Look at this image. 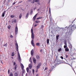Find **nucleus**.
Listing matches in <instances>:
<instances>
[{
  "label": "nucleus",
  "mask_w": 76,
  "mask_h": 76,
  "mask_svg": "<svg viewBox=\"0 0 76 76\" xmlns=\"http://www.w3.org/2000/svg\"><path fill=\"white\" fill-rule=\"evenodd\" d=\"M5 13H6V11H4L2 15V17H4V15Z\"/></svg>",
  "instance_id": "nucleus-9"
},
{
  "label": "nucleus",
  "mask_w": 76,
  "mask_h": 76,
  "mask_svg": "<svg viewBox=\"0 0 76 76\" xmlns=\"http://www.w3.org/2000/svg\"><path fill=\"white\" fill-rule=\"evenodd\" d=\"M32 13H33V11H31L30 14L31 15H32Z\"/></svg>",
  "instance_id": "nucleus-44"
},
{
  "label": "nucleus",
  "mask_w": 76,
  "mask_h": 76,
  "mask_svg": "<svg viewBox=\"0 0 76 76\" xmlns=\"http://www.w3.org/2000/svg\"><path fill=\"white\" fill-rule=\"evenodd\" d=\"M1 63H2V64H3V63L2 62V61H1Z\"/></svg>",
  "instance_id": "nucleus-60"
},
{
  "label": "nucleus",
  "mask_w": 76,
  "mask_h": 76,
  "mask_svg": "<svg viewBox=\"0 0 76 76\" xmlns=\"http://www.w3.org/2000/svg\"><path fill=\"white\" fill-rule=\"evenodd\" d=\"M60 36L59 35H57L56 36V40H57L58 39V37H59Z\"/></svg>",
  "instance_id": "nucleus-14"
},
{
  "label": "nucleus",
  "mask_w": 76,
  "mask_h": 76,
  "mask_svg": "<svg viewBox=\"0 0 76 76\" xmlns=\"http://www.w3.org/2000/svg\"><path fill=\"white\" fill-rule=\"evenodd\" d=\"M58 58V56H57L56 57V58Z\"/></svg>",
  "instance_id": "nucleus-56"
},
{
  "label": "nucleus",
  "mask_w": 76,
  "mask_h": 76,
  "mask_svg": "<svg viewBox=\"0 0 76 76\" xmlns=\"http://www.w3.org/2000/svg\"><path fill=\"white\" fill-rule=\"evenodd\" d=\"M35 2V0H33L32 2H31V3H34Z\"/></svg>",
  "instance_id": "nucleus-33"
},
{
  "label": "nucleus",
  "mask_w": 76,
  "mask_h": 76,
  "mask_svg": "<svg viewBox=\"0 0 76 76\" xmlns=\"http://www.w3.org/2000/svg\"><path fill=\"white\" fill-rule=\"evenodd\" d=\"M29 61L30 62H31V64H32V60L31 59V57L30 58Z\"/></svg>",
  "instance_id": "nucleus-18"
},
{
  "label": "nucleus",
  "mask_w": 76,
  "mask_h": 76,
  "mask_svg": "<svg viewBox=\"0 0 76 76\" xmlns=\"http://www.w3.org/2000/svg\"><path fill=\"white\" fill-rule=\"evenodd\" d=\"M38 4H39V3H38Z\"/></svg>",
  "instance_id": "nucleus-61"
},
{
  "label": "nucleus",
  "mask_w": 76,
  "mask_h": 76,
  "mask_svg": "<svg viewBox=\"0 0 76 76\" xmlns=\"http://www.w3.org/2000/svg\"><path fill=\"white\" fill-rule=\"evenodd\" d=\"M8 28L9 29H10V26H8Z\"/></svg>",
  "instance_id": "nucleus-36"
},
{
  "label": "nucleus",
  "mask_w": 76,
  "mask_h": 76,
  "mask_svg": "<svg viewBox=\"0 0 76 76\" xmlns=\"http://www.w3.org/2000/svg\"><path fill=\"white\" fill-rule=\"evenodd\" d=\"M69 47L71 49H72V45H71V44H69Z\"/></svg>",
  "instance_id": "nucleus-12"
},
{
  "label": "nucleus",
  "mask_w": 76,
  "mask_h": 76,
  "mask_svg": "<svg viewBox=\"0 0 76 76\" xmlns=\"http://www.w3.org/2000/svg\"><path fill=\"white\" fill-rule=\"evenodd\" d=\"M36 9V7H35L34 8V10H35V9Z\"/></svg>",
  "instance_id": "nucleus-54"
},
{
  "label": "nucleus",
  "mask_w": 76,
  "mask_h": 76,
  "mask_svg": "<svg viewBox=\"0 0 76 76\" xmlns=\"http://www.w3.org/2000/svg\"><path fill=\"white\" fill-rule=\"evenodd\" d=\"M42 17H39L37 18V20H38L39 19H42Z\"/></svg>",
  "instance_id": "nucleus-24"
},
{
  "label": "nucleus",
  "mask_w": 76,
  "mask_h": 76,
  "mask_svg": "<svg viewBox=\"0 0 76 76\" xmlns=\"http://www.w3.org/2000/svg\"><path fill=\"white\" fill-rule=\"evenodd\" d=\"M15 34L16 35L18 34V27H16L15 28Z\"/></svg>",
  "instance_id": "nucleus-3"
},
{
  "label": "nucleus",
  "mask_w": 76,
  "mask_h": 76,
  "mask_svg": "<svg viewBox=\"0 0 76 76\" xmlns=\"http://www.w3.org/2000/svg\"><path fill=\"white\" fill-rule=\"evenodd\" d=\"M36 76H38V74H37L36 75Z\"/></svg>",
  "instance_id": "nucleus-59"
},
{
  "label": "nucleus",
  "mask_w": 76,
  "mask_h": 76,
  "mask_svg": "<svg viewBox=\"0 0 76 76\" xmlns=\"http://www.w3.org/2000/svg\"><path fill=\"white\" fill-rule=\"evenodd\" d=\"M15 76H18V74L16 72L15 73Z\"/></svg>",
  "instance_id": "nucleus-20"
},
{
  "label": "nucleus",
  "mask_w": 76,
  "mask_h": 76,
  "mask_svg": "<svg viewBox=\"0 0 76 76\" xmlns=\"http://www.w3.org/2000/svg\"><path fill=\"white\" fill-rule=\"evenodd\" d=\"M43 27H44V26L42 25L41 26V28H43Z\"/></svg>",
  "instance_id": "nucleus-52"
},
{
  "label": "nucleus",
  "mask_w": 76,
  "mask_h": 76,
  "mask_svg": "<svg viewBox=\"0 0 76 76\" xmlns=\"http://www.w3.org/2000/svg\"><path fill=\"white\" fill-rule=\"evenodd\" d=\"M22 69V70H23L22 72V73H25V69H24V68H23Z\"/></svg>",
  "instance_id": "nucleus-16"
},
{
  "label": "nucleus",
  "mask_w": 76,
  "mask_h": 76,
  "mask_svg": "<svg viewBox=\"0 0 76 76\" xmlns=\"http://www.w3.org/2000/svg\"><path fill=\"white\" fill-rule=\"evenodd\" d=\"M10 76H13V74L12 73H10Z\"/></svg>",
  "instance_id": "nucleus-37"
},
{
  "label": "nucleus",
  "mask_w": 76,
  "mask_h": 76,
  "mask_svg": "<svg viewBox=\"0 0 76 76\" xmlns=\"http://www.w3.org/2000/svg\"><path fill=\"white\" fill-rule=\"evenodd\" d=\"M32 71H33V74H34V72H35V71H34V69H33Z\"/></svg>",
  "instance_id": "nucleus-42"
},
{
  "label": "nucleus",
  "mask_w": 76,
  "mask_h": 76,
  "mask_svg": "<svg viewBox=\"0 0 76 76\" xmlns=\"http://www.w3.org/2000/svg\"><path fill=\"white\" fill-rule=\"evenodd\" d=\"M29 16V13H27L26 16V18H27Z\"/></svg>",
  "instance_id": "nucleus-31"
},
{
  "label": "nucleus",
  "mask_w": 76,
  "mask_h": 76,
  "mask_svg": "<svg viewBox=\"0 0 76 76\" xmlns=\"http://www.w3.org/2000/svg\"><path fill=\"white\" fill-rule=\"evenodd\" d=\"M64 44L65 45H67V42L65 41V42H64Z\"/></svg>",
  "instance_id": "nucleus-32"
},
{
  "label": "nucleus",
  "mask_w": 76,
  "mask_h": 76,
  "mask_svg": "<svg viewBox=\"0 0 76 76\" xmlns=\"http://www.w3.org/2000/svg\"><path fill=\"white\" fill-rule=\"evenodd\" d=\"M37 16V14L33 17V20L34 21L35 20V19L36 18V17Z\"/></svg>",
  "instance_id": "nucleus-7"
},
{
  "label": "nucleus",
  "mask_w": 76,
  "mask_h": 76,
  "mask_svg": "<svg viewBox=\"0 0 76 76\" xmlns=\"http://www.w3.org/2000/svg\"><path fill=\"white\" fill-rule=\"evenodd\" d=\"M22 14H20V16H19V18L20 19H21V18H22Z\"/></svg>",
  "instance_id": "nucleus-27"
},
{
  "label": "nucleus",
  "mask_w": 76,
  "mask_h": 76,
  "mask_svg": "<svg viewBox=\"0 0 76 76\" xmlns=\"http://www.w3.org/2000/svg\"><path fill=\"white\" fill-rule=\"evenodd\" d=\"M15 2H14V3L13 4V5H14V4H15Z\"/></svg>",
  "instance_id": "nucleus-51"
},
{
  "label": "nucleus",
  "mask_w": 76,
  "mask_h": 76,
  "mask_svg": "<svg viewBox=\"0 0 76 76\" xmlns=\"http://www.w3.org/2000/svg\"><path fill=\"white\" fill-rule=\"evenodd\" d=\"M67 45H64V48H67Z\"/></svg>",
  "instance_id": "nucleus-28"
},
{
  "label": "nucleus",
  "mask_w": 76,
  "mask_h": 76,
  "mask_svg": "<svg viewBox=\"0 0 76 76\" xmlns=\"http://www.w3.org/2000/svg\"><path fill=\"white\" fill-rule=\"evenodd\" d=\"M18 59L19 61H21V59H20V54H19V51H18Z\"/></svg>",
  "instance_id": "nucleus-4"
},
{
  "label": "nucleus",
  "mask_w": 76,
  "mask_h": 76,
  "mask_svg": "<svg viewBox=\"0 0 76 76\" xmlns=\"http://www.w3.org/2000/svg\"><path fill=\"white\" fill-rule=\"evenodd\" d=\"M16 69H17V65H15V67H14V70H16Z\"/></svg>",
  "instance_id": "nucleus-15"
},
{
  "label": "nucleus",
  "mask_w": 76,
  "mask_h": 76,
  "mask_svg": "<svg viewBox=\"0 0 76 76\" xmlns=\"http://www.w3.org/2000/svg\"><path fill=\"white\" fill-rule=\"evenodd\" d=\"M20 66L21 67L22 69H24V66H23V65L22 63L20 64Z\"/></svg>",
  "instance_id": "nucleus-10"
},
{
  "label": "nucleus",
  "mask_w": 76,
  "mask_h": 76,
  "mask_svg": "<svg viewBox=\"0 0 76 76\" xmlns=\"http://www.w3.org/2000/svg\"><path fill=\"white\" fill-rule=\"evenodd\" d=\"M65 50L67 52L69 51V48L68 47H67L65 48Z\"/></svg>",
  "instance_id": "nucleus-8"
},
{
  "label": "nucleus",
  "mask_w": 76,
  "mask_h": 76,
  "mask_svg": "<svg viewBox=\"0 0 76 76\" xmlns=\"http://www.w3.org/2000/svg\"><path fill=\"white\" fill-rule=\"evenodd\" d=\"M61 59H63V57L62 56H61Z\"/></svg>",
  "instance_id": "nucleus-47"
},
{
  "label": "nucleus",
  "mask_w": 76,
  "mask_h": 76,
  "mask_svg": "<svg viewBox=\"0 0 76 76\" xmlns=\"http://www.w3.org/2000/svg\"><path fill=\"white\" fill-rule=\"evenodd\" d=\"M10 37L11 38H13V36H12V35H11L10 36Z\"/></svg>",
  "instance_id": "nucleus-45"
},
{
  "label": "nucleus",
  "mask_w": 76,
  "mask_h": 76,
  "mask_svg": "<svg viewBox=\"0 0 76 76\" xmlns=\"http://www.w3.org/2000/svg\"><path fill=\"white\" fill-rule=\"evenodd\" d=\"M36 23H40V21L39 20H36L35 21Z\"/></svg>",
  "instance_id": "nucleus-19"
},
{
  "label": "nucleus",
  "mask_w": 76,
  "mask_h": 76,
  "mask_svg": "<svg viewBox=\"0 0 76 76\" xmlns=\"http://www.w3.org/2000/svg\"><path fill=\"white\" fill-rule=\"evenodd\" d=\"M33 60L34 64H37V62H36V61H37V59H36L35 58H33Z\"/></svg>",
  "instance_id": "nucleus-5"
},
{
  "label": "nucleus",
  "mask_w": 76,
  "mask_h": 76,
  "mask_svg": "<svg viewBox=\"0 0 76 76\" xmlns=\"http://www.w3.org/2000/svg\"><path fill=\"white\" fill-rule=\"evenodd\" d=\"M7 43H6L4 45V47H7Z\"/></svg>",
  "instance_id": "nucleus-41"
},
{
  "label": "nucleus",
  "mask_w": 76,
  "mask_h": 76,
  "mask_svg": "<svg viewBox=\"0 0 76 76\" xmlns=\"http://www.w3.org/2000/svg\"><path fill=\"white\" fill-rule=\"evenodd\" d=\"M59 64V61H57L56 62V64Z\"/></svg>",
  "instance_id": "nucleus-23"
},
{
  "label": "nucleus",
  "mask_w": 76,
  "mask_h": 76,
  "mask_svg": "<svg viewBox=\"0 0 76 76\" xmlns=\"http://www.w3.org/2000/svg\"><path fill=\"white\" fill-rule=\"evenodd\" d=\"M37 26V25H35L34 26V27H35L36 26Z\"/></svg>",
  "instance_id": "nucleus-53"
},
{
  "label": "nucleus",
  "mask_w": 76,
  "mask_h": 76,
  "mask_svg": "<svg viewBox=\"0 0 76 76\" xmlns=\"http://www.w3.org/2000/svg\"><path fill=\"white\" fill-rule=\"evenodd\" d=\"M28 66L29 67V68H30V69H31V68H32V65H31V64H29L28 65Z\"/></svg>",
  "instance_id": "nucleus-13"
},
{
  "label": "nucleus",
  "mask_w": 76,
  "mask_h": 76,
  "mask_svg": "<svg viewBox=\"0 0 76 76\" xmlns=\"http://www.w3.org/2000/svg\"><path fill=\"white\" fill-rule=\"evenodd\" d=\"M47 67H46L45 68V70H44V71H45V70H47L48 69Z\"/></svg>",
  "instance_id": "nucleus-43"
},
{
  "label": "nucleus",
  "mask_w": 76,
  "mask_h": 76,
  "mask_svg": "<svg viewBox=\"0 0 76 76\" xmlns=\"http://www.w3.org/2000/svg\"><path fill=\"white\" fill-rule=\"evenodd\" d=\"M8 74H10V70H8Z\"/></svg>",
  "instance_id": "nucleus-46"
},
{
  "label": "nucleus",
  "mask_w": 76,
  "mask_h": 76,
  "mask_svg": "<svg viewBox=\"0 0 76 76\" xmlns=\"http://www.w3.org/2000/svg\"><path fill=\"white\" fill-rule=\"evenodd\" d=\"M15 64H16V62H14V64H13L14 66H15Z\"/></svg>",
  "instance_id": "nucleus-48"
},
{
  "label": "nucleus",
  "mask_w": 76,
  "mask_h": 76,
  "mask_svg": "<svg viewBox=\"0 0 76 76\" xmlns=\"http://www.w3.org/2000/svg\"><path fill=\"white\" fill-rule=\"evenodd\" d=\"M61 50H62L61 48H59L58 50V52H60V51H61Z\"/></svg>",
  "instance_id": "nucleus-21"
},
{
  "label": "nucleus",
  "mask_w": 76,
  "mask_h": 76,
  "mask_svg": "<svg viewBox=\"0 0 76 76\" xmlns=\"http://www.w3.org/2000/svg\"><path fill=\"white\" fill-rule=\"evenodd\" d=\"M39 45H40V44H39V43H36V45L37 46H39Z\"/></svg>",
  "instance_id": "nucleus-22"
},
{
  "label": "nucleus",
  "mask_w": 76,
  "mask_h": 76,
  "mask_svg": "<svg viewBox=\"0 0 76 76\" xmlns=\"http://www.w3.org/2000/svg\"><path fill=\"white\" fill-rule=\"evenodd\" d=\"M42 50H40V52H42Z\"/></svg>",
  "instance_id": "nucleus-57"
},
{
  "label": "nucleus",
  "mask_w": 76,
  "mask_h": 76,
  "mask_svg": "<svg viewBox=\"0 0 76 76\" xmlns=\"http://www.w3.org/2000/svg\"><path fill=\"white\" fill-rule=\"evenodd\" d=\"M38 65L39 66H41V63H40L39 64H38Z\"/></svg>",
  "instance_id": "nucleus-40"
},
{
  "label": "nucleus",
  "mask_w": 76,
  "mask_h": 76,
  "mask_svg": "<svg viewBox=\"0 0 76 76\" xmlns=\"http://www.w3.org/2000/svg\"><path fill=\"white\" fill-rule=\"evenodd\" d=\"M49 14L50 15L51 14V10L50 9V8L49 9Z\"/></svg>",
  "instance_id": "nucleus-34"
},
{
  "label": "nucleus",
  "mask_w": 76,
  "mask_h": 76,
  "mask_svg": "<svg viewBox=\"0 0 76 76\" xmlns=\"http://www.w3.org/2000/svg\"><path fill=\"white\" fill-rule=\"evenodd\" d=\"M12 58H13V57H12Z\"/></svg>",
  "instance_id": "nucleus-62"
},
{
  "label": "nucleus",
  "mask_w": 76,
  "mask_h": 76,
  "mask_svg": "<svg viewBox=\"0 0 76 76\" xmlns=\"http://www.w3.org/2000/svg\"><path fill=\"white\" fill-rule=\"evenodd\" d=\"M36 72H37V71H36Z\"/></svg>",
  "instance_id": "nucleus-63"
},
{
  "label": "nucleus",
  "mask_w": 76,
  "mask_h": 76,
  "mask_svg": "<svg viewBox=\"0 0 76 76\" xmlns=\"http://www.w3.org/2000/svg\"><path fill=\"white\" fill-rule=\"evenodd\" d=\"M14 55H15V54H14V52L12 53V57H13Z\"/></svg>",
  "instance_id": "nucleus-29"
},
{
  "label": "nucleus",
  "mask_w": 76,
  "mask_h": 76,
  "mask_svg": "<svg viewBox=\"0 0 76 76\" xmlns=\"http://www.w3.org/2000/svg\"><path fill=\"white\" fill-rule=\"evenodd\" d=\"M36 58L37 59H39V56H36Z\"/></svg>",
  "instance_id": "nucleus-25"
},
{
  "label": "nucleus",
  "mask_w": 76,
  "mask_h": 76,
  "mask_svg": "<svg viewBox=\"0 0 76 76\" xmlns=\"http://www.w3.org/2000/svg\"><path fill=\"white\" fill-rule=\"evenodd\" d=\"M26 70H27V72H29V68H27Z\"/></svg>",
  "instance_id": "nucleus-26"
},
{
  "label": "nucleus",
  "mask_w": 76,
  "mask_h": 76,
  "mask_svg": "<svg viewBox=\"0 0 76 76\" xmlns=\"http://www.w3.org/2000/svg\"><path fill=\"white\" fill-rule=\"evenodd\" d=\"M39 1V0H35V2L36 3H38Z\"/></svg>",
  "instance_id": "nucleus-39"
},
{
  "label": "nucleus",
  "mask_w": 76,
  "mask_h": 76,
  "mask_svg": "<svg viewBox=\"0 0 76 76\" xmlns=\"http://www.w3.org/2000/svg\"><path fill=\"white\" fill-rule=\"evenodd\" d=\"M69 31H73L74 30H75L76 28V25H73L69 27Z\"/></svg>",
  "instance_id": "nucleus-1"
},
{
  "label": "nucleus",
  "mask_w": 76,
  "mask_h": 76,
  "mask_svg": "<svg viewBox=\"0 0 76 76\" xmlns=\"http://www.w3.org/2000/svg\"><path fill=\"white\" fill-rule=\"evenodd\" d=\"M31 37L32 39L31 40V44L32 46L35 47V44L34 43V33L31 34Z\"/></svg>",
  "instance_id": "nucleus-2"
},
{
  "label": "nucleus",
  "mask_w": 76,
  "mask_h": 76,
  "mask_svg": "<svg viewBox=\"0 0 76 76\" xmlns=\"http://www.w3.org/2000/svg\"><path fill=\"white\" fill-rule=\"evenodd\" d=\"M66 58H67V57H68V55H66Z\"/></svg>",
  "instance_id": "nucleus-49"
},
{
  "label": "nucleus",
  "mask_w": 76,
  "mask_h": 76,
  "mask_svg": "<svg viewBox=\"0 0 76 76\" xmlns=\"http://www.w3.org/2000/svg\"><path fill=\"white\" fill-rule=\"evenodd\" d=\"M31 34H34V32L33 31V29H32V28L31 29Z\"/></svg>",
  "instance_id": "nucleus-30"
},
{
  "label": "nucleus",
  "mask_w": 76,
  "mask_h": 76,
  "mask_svg": "<svg viewBox=\"0 0 76 76\" xmlns=\"http://www.w3.org/2000/svg\"><path fill=\"white\" fill-rule=\"evenodd\" d=\"M6 0H4V3H5V2H6Z\"/></svg>",
  "instance_id": "nucleus-58"
},
{
  "label": "nucleus",
  "mask_w": 76,
  "mask_h": 76,
  "mask_svg": "<svg viewBox=\"0 0 76 76\" xmlns=\"http://www.w3.org/2000/svg\"><path fill=\"white\" fill-rule=\"evenodd\" d=\"M10 17L11 18H14V16L13 15H10Z\"/></svg>",
  "instance_id": "nucleus-38"
},
{
  "label": "nucleus",
  "mask_w": 76,
  "mask_h": 76,
  "mask_svg": "<svg viewBox=\"0 0 76 76\" xmlns=\"http://www.w3.org/2000/svg\"><path fill=\"white\" fill-rule=\"evenodd\" d=\"M31 0H28V1L30 2V1H31Z\"/></svg>",
  "instance_id": "nucleus-55"
},
{
  "label": "nucleus",
  "mask_w": 76,
  "mask_h": 76,
  "mask_svg": "<svg viewBox=\"0 0 76 76\" xmlns=\"http://www.w3.org/2000/svg\"><path fill=\"white\" fill-rule=\"evenodd\" d=\"M31 54L32 56H33V54H34V50L32 49L31 51Z\"/></svg>",
  "instance_id": "nucleus-11"
},
{
  "label": "nucleus",
  "mask_w": 76,
  "mask_h": 76,
  "mask_svg": "<svg viewBox=\"0 0 76 76\" xmlns=\"http://www.w3.org/2000/svg\"><path fill=\"white\" fill-rule=\"evenodd\" d=\"M15 46H16V50L17 51H18V43H16L15 44Z\"/></svg>",
  "instance_id": "nucleus-6"
},
{
  "label": "nucleus",
  "mask_w": 76,
  "mask_h": 76,
  "mask_svg": "<svg viewBox=\"0 0 76 76\" xmlns=\"http://www.w3.org/2000/svg\"><path fill=\"white\" fill-rule=\"evenodd\" d=\"M49 41H50V40H49V39H47V44H49Z\"/></svg>",
  "instance_id": "nucleus-17"
},
{
  "label": "nucleus",
  "mask_w": 76,
  "mask_h": 76,
  "mask_svg": "<svg viewBox=\"0 0 76 76\" xmlns=\"http://www.w3.org/2000/svg\"><path fill=\"white\" fill-rule=\"evenodd\" d=\"M14 22H15L16 23V20H15L14 21Z\"/></svg>",
  "instance_id": "nucleus-50"
},
{
  "label": "nucleus",
  "mask_w": 76,
  "mask_h": 76,
  "mask_svg": "<svg viewBox=\"0 0 76 76\" xmlns=\"http://www.w3.org/2000/svg\"><path fill=\"white\" fill-rule=\"evenodd\" d=\"M37 69H39V67H40V66H39V65H37Z\"/></svg>",
  "instance_id": "nucleus-35"
},
{
  "label": "nucleus",
  "mask_w": 76,
  "mask_h": 76,
  "mask_svg": "<svg viewBox=\"0 0 76 76\" xmlns=\"http://www.w3.org/2000/svg\"><path fill=\"white\" fill-rule=\"evenodd\" d=\"M21 3V2H19V3Z\"/></svg>",
  "instance_id": "nucleus-64"
}]
</instances>
